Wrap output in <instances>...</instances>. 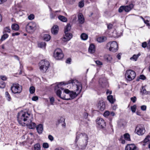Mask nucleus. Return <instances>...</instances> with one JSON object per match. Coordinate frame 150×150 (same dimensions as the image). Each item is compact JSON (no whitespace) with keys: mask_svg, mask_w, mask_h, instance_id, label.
Instances as JSON below:
<instances>
[{"mask_svg":"<svg viewBox=\"0 0 150 150\" xmlns=\"http://www.w3.org/2000/svg\"><path fill=\"white\" fill-rule=\"evenodd\" d=\"M70 83L72 84L73 86V88L76 90L78 93V94H77L76 92L73 91H70L68 89H64L63 93H62L61 91L59 89L56 91L57 95L59 97L63 99L68 100L73 99L77 96L78 94L81 91L82 86L81 83L76 80H70L65 83L63 82H61L57 85V87L59 88L60 85L68 84Z\"/></svg>","mask_w":150,"mask_h":150,"instance_id":"obj_1","label":"nucleus"},{"mask_svg":"<svg viewBox=\"0 0 150 150\" xmlns=\"http://www.w3.org/2000/svg\"><path fill=\"white\" fill-rule=\"evenodd\" d=\"M32 115L28 112L22 110L18 113L17 120L19 124L22 126H27L30 129L35 127V124L32 122Z\"/></svg>","mask_w":150,"mask_h":150,"instance_id":"obj_2","label":"nucleus"},{"mask_svg":"<svg viewBox=\"0 0 150 150\" xmlns=\"http://www.w3.org/2000/svg\"><path fill=\"white\" fill-rule=\"evenodd\" d=\"M40 69L41 72L45 73L50 66V63L47 60H42L39 64Z\"/></svg>","mask_w":150,"mask_h":150,"instance_id":"obj_3","label":"nucleus"},{"mask_svg":"<svg viewBox=\"0 0 150 150\" xmlns=\"http://www.w3.org/2000/svg\"><path fill=\"white\" fill-rule=\"evenodd\" d=\"M106 48L110 51L115 52L118 50V46L116 41H113L107 43Z\"/></svg>","mask_w":150,"mask_h":150,"instance_id":"obj_4","label":"nucleus"},{"mask_svg":"<svg viewBox=\"0 0 150 150\" xmlns=\"http://www.w3.org/2000/svg\"><path fill=\"white\" fill-rule=\"evenodd\" d=\"M37 29L36 24L33 22L28 23L26 25V30L30 33H33Z\"/></svg>","mask_w":150,"mask_h":150,"instance_id":"obj_5","label":"nucleus"},{"mask_svg":"<svg viewBox=\"0 0 150 150\" xmlns=\"http://www.w3.org/2000/svg\"><path fill=\"white\" fill-rule=\"evenodd\" d=\"M136 75L135 72L131 70H127L125 74L126 79L129 81H131L134 79Z\"/></svg>","mask_w":150,"mask_h":150,"instance_id":"obj_6","label":"nucleus"},{"mask_svg":"<svg viewBox=\"0 0 150 150\" xmlns=\"http://www.w3.org/2000/svg\"><path fill=\"white\" fill-rule=\"evenodd\" d=\"M54 56L56 59L60 60L64 57L62 51L59 48L56 49L54 53Z\"/></svg>","mask_w":150,"mask_h":150,"instance_id":"obj_7","label":"nucleus"},{"mask_svg":"<svg viewBox=\"0 0 150 150\" xmlns=\"http://www.w3.org/2000/svg\"><path fill=\"white\" fill-rule=\"evenodd\" d=\"M134 5L132 4H131L128 5L122 6L120 7L118 11L120 13L122 12L123 11L126 12H128L131 11Z\"/></svg>","mask_w":150,"mask_h":150,"instance_id":"obj_8","label":"nucleus"},{"mask_svg":"<svg viewBox=\"0 0 150 150\" xmlns=\"http://www.w3.org/2000/svg\"><path fill=\"white\" fill-rule=\"evenodd\" d=\"M12 92L14 93H20L22 90V88L18 84H13L11 87Z\"/></svg>","mask_w":150,"mask_h":150,"instance_id":"obj_9","label":"nucleus"},{"mask_svg":"<svg viewBox=\"0 0 150 150\" xmlns=\"http://www.w3.org/2000/svg\"><path fill=\"white\" fill-rule=\"evenodd\" d=\"M135 132L138 135H142L145 133V130L143 125H139L137 126Z\"/></svg>","mask_w":150,"mask_h":150,"instance_id":"obj_10","label":"nucleus"},{"mask_svg":"<svg viewBox=\"0 0 150 150\" xmlns=\"http://www.w3.org/2000/svg\"><path fill=\"white\" fill-rule=\"evenodd\" d=\"M96 122L99 127L100 128H103L105 126V123L102 118H98L96 120Z\"/></svg>","mask_w":150,"mask_h":150,"instance_id":"obj_11","label":"nucleus"},{"mask_svg":"<svg viewBox=\"0 0 150 150\" xmlns=\"http://www.w3.org/2000/svg\"><path fill=\"white\" fill-rule=\"evenodd\" d=\"M65 35L64 37L62 38V40L64 42H66L70 40L72 38V34L69 33L64 32Z\"/></svg>","mask_w":150,"mask_h":150,"instance_id":"obj_12","label":"nucleus"},{"mask_svg":"<svg viewBox=\"0 0 150 150\" xmlns=\"http://www.w3.org/2000/svg\"><path fill=\"white\" fill-rule=\"evenodd\" d=\"M125 150H137V147L134 144H127Z\"/></svg>","mask_w":150,"mask_h":150,"instance_id":"obj_13","label":"nucleus"},{"mask_svg":"<svg viewBox=\"0 0 150 150\" xmlns=\"http://www.w3.org/2000/svg\"><path fill=\"white\" fill-rule=\"evenodd\" d=\"M97 107L98 109L100 111L104 110L105 107V103L103 102H100L98 104Z\"/></svg>","mask_w":150,"mask_h":150,"instance_id":"obj_14","label":"nucleus"},{"mask_svg":"<svg viewBox=\"0 0 150 150\" xmlns=\"http://www.w3.org/2000/svg\"><path fill=\"white\" fill-rule=\"evenodd\" d=\"M59 30V28L57 25H54L53 26L51 29V32L54 35L57 34Z\"/></svg>","mask_w":150,"mask_h":150,"instance_id":"obj_15","label":"nucleus"},{"mask_svg":"<svg viewBox=\"0 0 150 150\" xmlns=\"http://www.w3.org/2000/svg\"><path fill=\"white\" fill-rule=\"evenodd\" d=\"M104 60L108 62H111L112 59V57L111 55L110 54H106L104 56Z\"/></svg>","mask_w":150,"mask_h":150,"instance_id":"obj_16","label":"nucleus"},{"mask_svg":"<svg viewBox=\"0 0 150 150\" xmlns=\"http://www.w3.org/2000/svg\"><path fill=\"white\" fill-rule=\"evenodd\" d=\"M78 16L79 21V23L81 24L83 23L85 19L83 14L81 13H79L78 14Z\"/></svg>","mask_w":150,"mask_h":150,"instance_id":"obj_17","label":"nucleus"},{"mask_svg":"<svg viewBox=\"0 0 150 150\" xmlns=\"http://www.w3.org/2000/svg\"><path fill=\"white\" fill-rule=\"evenodd\" d=\"M81 135L82 136V139L83 141H85V143L87 144L88 139V137L87 135L85 133H82Z\"/></svg>","mask_w":150,"mask_h":150,"instance_id":"obj_18","label":"nucleus"},{"mask_svg":"<svg viewBox=\"0 0 150 150\" xmlns=\"http://www.w3.org/2000/svg\"><path fill=\"white\" fill-rule=\"evenodd\" d=\"M43 130V126L42 124L38 125V134H41L42 133Z\"/></svg>","mask_w":150,"mask_h":150,"instance_id":"obj_19","label":"nucleus"},{"mask_svg":"<svg viewBox=\"0 0 150 150\" xmlns=\"http://www.w3.org/2000/svg\"><path fill=\"white\" fill-rule=\"evenodd\" d=\"M46 43L45 42H42L38 44V47L45 49L46 48Z\"/></svg>","mask_w":150,"mask_h":150,"instance_id":"obj_20","label":"nucleus"},{"mask_svg":"<svg viewBox=\"0 0 150 150\" xmlns=\"http://www.w3.org/2000/svg\"><path fill=\"white\" fill-rule=\"evenodd\" d=\"M89 52L91 53H93L95 52V48L94 45L93 44L90 45L89 48Z\"/></svg>","mask_w":150,"mask_h":150,"instance_id":"obj_21","label":"nucleus"},{"mask_svg":"<svg viewBox=\"0 0 150 150\" xmlns=\"http://www.w3.org/2000/svg\"><path fill=\"white\" fill-rule=\"evenodd\" d=\"M12 30L17 31L19 29V26L16 23H14L11 26Z\"/></svg>","mask_w":150,"mask_h":150,"instance_id":"obj_22","label":"nucleus"},{"mask_svg":"<svg viewBox=\"0 0 150 150\" xmlns=\"http://www.w3.org/2000/svg\"><path fill=\"white\" fill-rule=\"evenodd\" d=\"M5 96L8 101L10 102L12 100V98L8 91H6L5 93Z\"/></svg>","mask_w":150,"mask_h":150,"instance_id":"obj_23","label":"nucleus"},{"mask_svg":"<svg viewBox=\"0 0 150 150\" xmlns=\"http://www.w3.org/2000/svg\"><path fill=\"white\" fill-rule=\"evenodd\" d=\"M107 99L111 103H113L115 101V99L113 98L112 95H109L107 97Z\"/></svg>","mask_w":150,"mask_h":150,"instance_id":"obj_24","label":"nucleus"},{"mask_svg":"<svg viewBox=\"0 0 150 150\" xmlns=\"http://www.w3.org/2000/svg\"><path fill=\"white\" fill-rule=\"evenodd\" d=\"M106 40V38L105 37H101L98 38L97 40L99 42H102L105 41Z\"/></svg>","mask_w":150,"mask_h":150,"instance_id":"obj_25","label":"nucleus"},{"mask_svg":"<svg viewBox=\"0 0 150 150\" xmlns=\"http://www.w3.org/2000/svg\"><path fill=\"white\" fill-rule=\"evenodd\" d=\"M51 37L48 34H45L43 36V39L44 40L47 41H49Z\"/></svg>","mask_w":150,"mask_h":150,"instance_id":"obj_26","label":"nucleus"},{"mask_svg":"<svg viewBox=\"0 0 150 150\" xmlns=\"http://www.w3.org/2000/svg\"><path fill=\"white\" fill-rule=\"evenodd\" d=\"M99 83L103 87H104L105 86V85L106 84L105 80L102 79H100Z\"/></svg>","mask_w":150,"mask_h":150,"instance_id":"obj_27","label":"nucleus"},{"mask_svg":"<svg viewBox=\"0 0 150 150\" xmlns=\"http://www.w3.org/2000/svg\"><path fill=\"white\" fill-rule=\"evenodd\" d=\"M71 26L70 24H68L65 28L64 32L65 33H68L71 29Z\"/></svg>","mask_w":150,"mask_h":150,"instance_id":"obj_28","label":"nucleus"},{"mask_svg":"<svg viewBox=\"0 0 150 150\" xmlns=\"http://www.w3.org/2000/svg\"><path fill=\"white\" fill-rule=\"evenodd\" d=\"M58 18L60 21L63 22H66L67 21V18L64 16L59 15L58 16Z\"/></svg>","mask_w":150,"mask_h":150,"instance_id":"obj_29","label":"nucleus"},{"mask_svg":"<svg viewBox=\"0 0 150 150\" xmlns=\"http://www.w3.org/2000/svg\"><path fill=\"white\" fill-rule=\"evenodd\" d=\"M11 32V29L9 27H6L4 28L3 31V33H9Z\"/></svg>","mask_w":150,"mask_h":150,"instance_id":"obj_30","label":"nucleus"},{"mask_svg":"<svg viewBox=\"0 0 150 150\" xmlns=\"http://www.w3.org/2000/svg\"><path fill=\"white\" fill-rule=\"evenodd\" d=\"M50 18L51 19H53L55 18L56 16V14L54 13H53L52 12V9L50 7Z\"/></svg>","mask_w":150,"mask_h":150,"instance_id":"obj_31","label":"nucleus"},{"mask_svg":"<svg viewBox=\"0 0 150 150\" xmlns=\"http://www.w3.org/2000/svg\"><path fill=\"white\" fill-rule=\"evenodd\" d=\"M81 39L83 40H86L88 37V35L85 33H83L81 35Z\"/></svg>","mask_w":150,"mask_h":150,"instance_id":"obj_32","label":"nucleus"},{"mask_svg":"<svg viewBox=\"0 0 150 150\" xmlns=\"http://www.w3.org/2000/svg\"><path fill=\"white\" fill-rule=\"evenodd\" d=\"M124 138L127 141H130V135L128 133H126L124 135Z\"/></svg>","mask_w":150,"mask_h":150,"instance_id":"obj_33","label":"nucleus"},{"mask_svg":"<svg viewBox=\"0 0 150 150\" xmlns=\"http://www.w3.org/2000/svg\"><path fill=\"white\" fill-rule=\"evenodd\" d=\"M8 37V34L6 33L4 34L2 36L1 40V41H4Z\"/></svg>","mask_w":150,"mask_h":150,"instance_id":"obj_34","label":"nucleus"},{"mask_svg":"<svg viewBox=\"0 0 150 150\" xmlns=\"http://www.w3.org/2000/svg\"><path fill=\"white\" fill-rule=\"evenodd\" d=\"M35 89L34 87L31 86L30 88L29 91L31 94L33 93L35 91Z\"/></svg>","mask_w":150,"mask_h":150,"instance_id":"obj_35","label":"nucleus"},{"mask_svg":"<svg viewBox=\"0 0 150 150\" xmlns=\"http://www.w3.org/2000/svg\"><path fill=\"white\" fill-rule=\"evenodd\" d=\"M139 55H139V54H138L137 55L134 54L132 57L130 58V59L131 60L133 59L134 61H136L137 60L139 56Z\"/></svg>","mask_w":150,"mask_h":150,"instance_id":"obj_36","label":"nucleus"},{"mask_svg":"<svg viewBox=\"0 0 150 150\" xmlns=\"http://www.w3.org/2000/svg\"><path fill=\"white\" fill-rule=\"evenodd\" d=\"M5 86V83L4 81H1L0 82V88H4Z\"/></svg>","mask_w":150,"mask_h":150,"instance_id":"obj_37","label":"nucleus"},{"mask_svg":"<svg viewBox=\"0 0 150 150\" xmlns=\"http://www.w3.org/2000/svg\"><path fill=\"white\" fill-rule=\"evenodd\" d=\"M34 17L35 16L34 15L32 14L28 16V18L29 20H32L34 19Z\"/></svg>","mask_w":150,"mask_h":150,"instance_id":"obj_38","label":"nucleus"},{"mask_svg":"<svg viewBox=\"0 0 150 150\" xmlns=\"http://www.w3.org/2000/svg\"><path fill=\"white\" fill-rule=\"evenodd\" d=\"M82 133H79V134H77V135L76 136V139H75V142H77L78 141V140L80 136L81 135Z\"/></svg>","mask_w":150,"mask_h":150,"instance_id":"obj_39","label":"nucleus"},{"mask_svg":"<svg viewBox=\"0 0 150 150\" xmlns=\"http://www.w3.org/2000/svg\"><path fill=\"white\" fill-rule=\"evenodd\" d=\"M84 5V4L83 1H81L79 2V6L80 7L82 8L83 6Z\"/></svg>","mask_w":150,"mask_h":150,"instance_id":"obj_40","label":"nucleus"},{"mask_svg":"<svg viewBox=\"0 0 150 150\" xmlns=\"http://www.w3.org/2000/svg\"><path fill=\"white\" fill-rule=\"evenodd\" d=\"M136 106L134 105L131 107V109L132 112H134L136 110Z\"/></svg>","mask_w":150,"mask_h":150,"instance_id":"obj_41","label":"nucleus"},{"mask_svg":"<svg viewBox=\"0 0 150 150\" xmlns=\"http://www.w3.org/2000/svg\"><path fill=\"white\" fill-rule=\"evenodd\" d=\"M150 140V137L147 136L144 139V142L145 143H146L148 142Z\"/></svg>","mask_w":150,"mask_h":150,"instance_id":"obj_42","label":"nucleus"},{"mask_svg":"<svg viewBox=\"0 0 150 150\" xmlns=\"http://www.w3.org/2000/svg\"><path fill=\"white\" fill-rule=\"evenodd\" d=\"M43 147L45 148H47L49 147V144L47 143H44L43 144Z\"/></svg>","mask_w":150,"mask_h":150,"instance_id":"obj_43","label":"nucleus"},{"mask_svg":"<svg viewBox=\"0 0 150 150\" xmlns=\"http://www.w3.org/2000/svg\"><path fill=\"white\" fill-rule=\"evenodd\" d=\"M50 103L52 105H53L54 101V98L53 97L50 98Z\"/></svg>","mask_w":150,"mask_h":150,"instance_id":"obj_44","label":"nucleus"},{"mask_svg":"<svg viewBox=\"0 0 150 150\" xmlns=\"http://www.w3.org/2000/svg\"><path fill=\"white\" fill-rule=\"evenodd\" d=\"M141 93L143 94H146L147 93L146 90L143 87L142 88V89L141 90Z\"/></svg>","mask_w":150,"mask_h":150,"instance_id":"obj_45","label":"nucleus"},{"mask_svg":"<svg viewBox=\"0 0 150 150\" xmlns=\"http://www.w3.org/2000/svg\"><path fill=\"white\" fill-rule=\"evenodd\" d=\"M110 114L109 111H107L105 112L104 114V116L105 117L109 115Z\"/></svg>","mask_w":150,"mask_h":150,"instance_id":"obj_46","label":"nucleus"},{"mask_svg":"<svg viewBox=\"0 0 150 150\" xmlns=\"http://www.w3.org/2000/svg\"><path fill=\"white\" fill-rule=\"evenodd\" d=\"M136 97L135 96H134L133 97L131 98V100L133 103H134L136 102Z\"/></svg>","mask_w":150,"mask_h":150,"instance_id":"obj_47","label":"nucleus"},{"mask_svg":"<svg viewBox=\"0 0 150 150\" xmlns=\"http://www.w3.org/2000/svg\"><path fill=\"white\" fill-rule=\"evenodd\" d=\"M32 150H38V144H36L32 149Z\"/></svg>","mask_w":150,"mask_h":150,"instance_id":"obj_48","label":"nucleus"},{"mask_svg":"<svg viewBox=\"0 0 150 150\" xmlns=\"http://www.w3.org/2000/svg\"><path fill=\"white\" fill-rule=\"evenodd\" d=\"M48 138L51 141H53L54 140V137L51 135H49L48 136Z\"/></svg>","mask_w":150,"mask_h":150,"instance_id":"obj_49","label":"nucleus"},{"mask_svg":"<svg viewBox=\"0 0 150 150\" xmlns=\"http://www.w3.org/2000/svg\"><path fill=\"white\" fill-rule=\"evenodd\" d=\"M141 108L142 110L144 111L146 110V107L145 105H143L141 106Z\"/></svg>","mask_w":150,"mask_h":150,"instance_id":"obj_50","label":"nucleus"},{"mask_svg":"<svg viewBox=\"0 0 150 150\" xmlns=\"http://www.w3.org/2000/svg\"><path fill=\"white\" fill-rule=\"evenodd\" d=\"M142 47L145 48L146 47V46H147V44L146 42H144L142 43Z\"/></svg>","mask_w":150,"mask_h":150,"instance_id":"obj_51","label":"nucleus"},{"mask_svg":"<svg viewBox=\"0 0 150 150\" xmlns=\"http://www.w3.org/2000/svg\"><path fill=\"white\" fill-rule=\"evenodd\" d=\"M96 63L98 65H102L103 64L102 63L98 60H97L96 61Z\"/></svg>","mask_w":150,"mask_h":150,"instance_id":"obj_52","label":"nucleus"},{"mask_svg":"<svg viewBox=\"0 0 150 150\" xmlns=\"http://www.w3.org/2000/svg\"><path fill=\"white\" fill-rule=\"evenodd\" d=\"M116 31H114L113 32V34L112 35V36L115 38H117L118 37V36H119V35H115V34H116Z\"/></svg>","mask_w":150,"mask_h":150,"instance_id":"obj_53","label":"nucleus"},{"mask_svg":"<svg viewBox=\"0 0 150 150\" xmlns=\"http://www.w3.org/2000/svg\"><path fill=\"white\" fill-rule=\"evenodd\" d=\"M139 79L142 80H144L145 79L146 77L144 75H142L140 76Z\"/></svg>","mask_w":150,"mask_h":150,"instance_id":"obj_54","label":"nucleus"},{"mask_svg":"<svg viewBox=\"0 0 150 150\" xmlns=\"http://www.w3.org/2000/svg\"><path fill=\"white\" fill-rule=\"evenodd\" d=\"M112 25L111 24H109L107 25V27L108 29H110L112 28Z\"/></svg>","mask_w":150,"mask_h":150,"instance_id":"obj_55","label":"nucleus"},{"mask_svg":"<svg viewBox=\"0 0 150 150\" xmlns=\"http://www.w3.org/2000/svg\"><path fill=\"white\" fill-rule=\"evenodd\" d=\"M144 23L146 24V25H148V26H149L150 25V24H149V21L148 20H144Z\"/></svg>","mask_w":150,"mask_h":150,"instance_id":"obj_56","label":"nucleus"},{"mask_svg":"<svg viewBox=\"0 0 150 150\" xmlns=\"http://www.w3.org/2000/svg\"><path fill=\"white\" fill-rule=\"evenodd\" d=\"M20 33H19L16 32L14 33H13L12 34V36H14L15 35H19Z\"/></svg>","mask_w":150,"mask_h":150,"instance_id":"obj_57","label":"nucleus"},{"mask_svg":"<svg viewBox=\"0 0 150 150\" xmlns=\"http://www.w3.org/2000/svg\"><path fill=\"white\" fill-rule=\"evenodd\" d=\"M1 78L3 80H6V78L5 76H1Z\"/></svg>","mask_w":150,"mask_h":150,"instance_id":"obj_58","label":"nucleus"},{"mask_svg":"<svg viewBox=\"0 0 150 150\" xmlns=\"http://www.w3.org/2000/svg\"><path fill=\"white\" fill-rule=\"evenodd\" d=\"M32 100L33 101H36L38 100L37 96H34L32 98Z\"/></svg>","mask_w":150,"mask_h":150,"instance_id":"obj_59","label":"nucleus"},{"mask_svg":"<svg viewBox=\"0 0 150 150\" xmlns=\"http://www.w3.org/2000/svg\"><path fill=\"white\" fill-rule=\"evenodd\" d=\"M71 59L70 58H68L66 61V62L67 63H70L71 61Z\"/></svg>","mask_w":150,"mask_h":150,"instance_id":"obj_60","label":"nucleus"},{"mask_svg":"<svg viewBox=\"0 0 150 150\" xmlns=\"http://www.w3.org/2000/svg\"><path fill=\"white\" fill-rule=\"evenodd\" d=\"M147 47H148L149 49H150V39L147 43Z\"/></svg>","mask_w":150,"mask_h":150,"instance_id":"obj_61","label":"nucleus"},{"mask_svg":"<svg viewBox=\"0 0 150 150\" xmlns=\"http://www.w3.org/2000/svg\"><path fill=\"white\" fill-rule=\"evenodd\" d=\"M6 0H0V4H2L6 1Z\"/></svg>","mask_w":150,"mask_h":150,"instance_id":"obj_62","label":"nucleus"},{"mask_svg":"<svg viewBox=\"0 0 150 150\" xmlns=\"http://www.w3.org/2000/svg\"><path fill=\"white\" fill-rule=\"evenodd\" d=\"M121 54L119 53L117 55V57L119 59H120L121 58Z\"/></svg>","mask_w":150,"mask_h":150,"instance_id":"obj_63","label":"nucleus"},{"mask_svg":"<svg viewBox=\"0 0 150 150\" xmlns=\"http://www.w3.org/2000/svg\"><path fill=\"white\" fill-rule=\"evenodd\" d=\"M55 150H64V149L61 148H58L56 149Z\"/></svg>","mask_w":150,"mask_h":150,"instance_id":"obj_64","label":"nucleus"}]
</instances>
